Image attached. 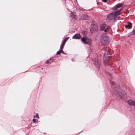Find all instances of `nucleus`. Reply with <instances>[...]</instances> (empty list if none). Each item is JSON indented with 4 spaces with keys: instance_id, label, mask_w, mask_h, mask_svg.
Here are the masks:
<instances>
[{
    "instance_id": "1",
    "label": "nucleus",
    "mask_w": 135,
    "mask_h": 135,
    "mask_svg": "<svg viewBox=\"0 0 135 135\" xmlns=\"http://www.w3.org/2000/svg\"><path fill=\"white\" fill-rule=\"evenodd\" d=\"M108 52L107 51V50L105 51L104 54V57L103 58V60L104 61V63L105 65L107 66L109 65L111 66L113 65V62L110 59V56H107V55H109L110 54L109 51L108 50Z\"/></svg>"
},
{
    "instance_id": "2",
    "label": "nucleus",
    "mask_w": 135,
    "mask_h": 135,
    "mask_svg": "<svg viewBox=\"0 0 135 135\" xmlns=\"http://www.w3.org/2000/svg\"><path fill=\"white\" fill-rule=\"evenodd\" d=\"M101 41L102 44L104 46L108 45L109 43L108 36L106 33L102 35L101 37Z\"/></svg>"
},
{
    "instance_id": "3",
    "label": "nucleus",
    "mask_w": 135,
    "mask_h": 135,
    "mask_svg": "<svg viewBox=\"0 0 135 135\" xmlns=\"http://www.w3.org/2000/svg\"><path fill=\"white\" fill-rule=\"evenodd\" d=\"M114 94L117 97L120 96L121 97L122 94V91L119 88V86L116 87L114 89Z\"/></svg>"
},
{
    "instance_id": "4",
    "label": "nucleus",
    "mask_w": 135,
    "mask_h": 135,
    "mask_svg": "<svg viewBox=\"0 0 135 135\" xmlns=\"http://www.w3.org/2000/svg\"><path fill=\"white\" fill-rule=\"evenodd\" d=\"M69 38V37H66L64 38V41H63L62 44L61 45L60 47V50L58 51L57 52V54H60L62 51V49L64 47V46L66 42L67 41Z\"/></svg>"
},
{
    "instance_id": "5",
    "label": "nucleus",
    "mask_w": 135,
    "mask_h": 135,
    "mask_svg": "<svg viewBox=\"0 0 135 135\" xmlns=\"http://www.w3.org/2000/svg\"><path fill=\"white\" fill-rule=\"evenodd\" d=\"M100 28L101 30H104L105 32H107L110 29V27L109 26H107L105 24H102L100 25Z\"/></svg>"
},
{
    "instance_id": "6",
    "label": "nucleus",
    "mask_w": 135,
    "mask_h": 135,
    "mask_svg": "<svg viewBox=\"0 0 135 135\" xmlns=\"http://www.w3.org/2000/svg\"><path fill=\"white\" fill-rule=\"evenodd\" d=\"M81 41L84 44H90L91 41V39L87 37H83L81 38Z\"/></svg>"
},
{
    "instance_id": "7",
    "label": "nucleus",
    "mask_w": 135,
    "mask_h": 135,
    "mask_svg": "<svg viewBox=\"0 0 135 135\" xmlns=\"http://www.w3.org/2000/svg\"><path fill=\"white\" fill-rule=\"evenodd\" d=\"M93 60L94 61V64L96 66L98 67V68L99 69L100 63V60L97 58H95L93 59Z\"/></svg>"
},
{
    "instance_id": "8",
    "label": "nucleus",
    "mask_w": 135,
    "mask_h": 135,
    "mask_svg": "<svg viewBox=\"0 0 135 135\" xmlns=\"http://www.w3.org/2000/svg\"><path fill=\"white\" fill-rule=\"evenodd\" d=\"M107 18L109 20H114L116 21V16H115L114 14V13L113 12L109 13L107 16Z\"/></svg>"
},
{
    "instance_id": "9",
    "label": "nucleus",
    "mask_w": 135,
    "mask_h": 135,
    "mask_svg": "<svg viewBox=\"0 0 135 135\" xmlns=\"http://www.w3.org/2000/svg\"><path fill=\"white\" fill-rule=\"evenodd\" d=\"M98 28V26L96 24L92 25L90 27V31L92 32H93L94 31H97Z\"/></svg>"
},
{
    "instance_id": "10",
    "label": "nucleus",
    "mask_w": 135,
    "mask_h": 135,
    "mask_svg": "<svg viewBox=\"0 0 135 135\" xmlns=\"http://www.w3.org/2000/svg\"><path fill=\"white\" fill-rule=\"evenodd\" d=\"M123 9L122 8L120 9L119 10L115 12H113L115 16H116V17L119 15H120L121 13V11Z\"/></svg>"
},
{
    "instance_id": "11",
    "label": "nucleus",
    "mask_w": 135,
    "mask_h": 135,
    "mask_svg": "<svg viewBox=\"0 0 135 135\" xmlns=\"http://www.w3.org/2000/svg\"><path fill=\"white\" fill-rule=\"evenodd\" d=\"M128 103L129 105H133L135 106V100L133 101L130 99L128 101Z\"/></svg>"
},
{
    "instance_id": "12",
    "label": "nucleus",
    "mask_w": 135,
    "mask_h": 135,
    "mask_svg": "<svg viewBox=\"0 0 135 135\" xmlns=\"http://www.w3.org/2000/svg\"><path fill=\"white\" fill-rule=\"evenodd\" d=\"M123 5V4L122 3H118L117 4L115 7H114L113 8V9L114 10H116L118 8L122 6Z\"/></svg>"
},
{
    "instance_id": "13",
    "label": "nucleus",
    "mask_w": 135,
    "mask_h": 135,
    "mask_svg": "<svg viewBox=\"0 0 135 135\" xmlns=\"http://www.w3.org/2000/svg\"><path fill=\"white\" fill-rule=\"evenodd\" d=\"M80 18L82 20H88L89 19V17L88 15H83L80 17Z\"/></svg>"
},
{
    "instance_id": "14",
    "label": "nucleus",
    "mask_w": 135,
    "mask_h": 135,
    "mask_svg": "<svg viewBox=\"0 0 135 135\" xmlns=\"http://www.w3.org/2000/svg\"><path fill=\"white\" fill-rule=\"evenodd\" d=\"M80 35L79 34H75L73 37V38L74 39H79L80 38Z\"/></svg>"
},
{
    "instance_id": "15",
    "label": "nucleus",
    "mask_w": 135,
    "mask_h": 135,
    "mask_svg": "<svg viewBox=\"0 0 135 135\" xmlns=\"http://www.w3.org/2000/svg\"><path fill=\"white\" fill-rule=\"evenodd\" d=\"M132 24L130 22L128 23V24L125 26V27L126 28H128V29H130L132 27Z\"/></svg>"
},
{
    "instance_id": "16",
    "label": "nucleus",
    "mask_w": 135,
    "mask_h": 135,
    "mask_svg": "<svg viewBox=\"0 0 135 135\" xmlns=\"http://www.w3.org/2000/svg\"><path fill=\"white\" fill-rule=\"evenodd\" d=\"M71 17L74 19L76 18V15L73 14V13H71V15L70 16Z\"/></svg>"
},
{
    "instance_id": "17",
    "label": "nucleus",
    "mask_w": 135,
    "mask_h": 135,
    "mask_svg": "<svg viewBox=\"0 0 135 135\" xmlns=\"http://www.w3.org/2000/svg\"><path fill=\"white\" fill-rule=\"evenodd\" d=\"M51 59H49L46 62H45V63H46L47 64H51V63L52 62H53V61H52L51 62Z\"/></svg>"
},
{
    "instance_id": "18",
    "label": "nucleus",
    "mask_w": 135,
    "mask_h": 135,
    "mask_svg": "<svg viewBox=\"0 0 135 135\" xmlns=\"http://www.w3.org/2000/svg\"><path fill=\"white\" fill-rule=\"evenodd\" d=\"M88 31H83L82 32V33L83 35H85L86 34H87L88 33Z\"/></svg>"
},
{
    "instance_id": "19",
    "label": "nucleus",
    "mask_w": 135,
    "mask_h": 135,
    "mask_svg": "<svg viewBox=\"0 0 135 135\" xmlns=\"http://www.w3.org/2000/svg\"><path fill=\"white\" fill-rule=\"evenodd\" d=\"M38 121L37 119H33V122L36 123Z\"/></svg>"
},
{
    "instance_id": "20",
    "label": "nucleus",
    "mask_w": 135,
    "mask_h": 135,
    "mask_svg": "<svg viewBox=\"0 0 135 135\" xmlns=\"http://www.w3.org/2000/svg\"><path fill=\"white\" fill-rule=\"evenodd\" d=\"M34 117V118H39V117L38 116V113H37L36 115H35Z\"/></svg>"
},
{
    "instance_id": "21",
    "label": "nucleus",
    "mask_w": 135,
    "mask_h": 135,
    "mask_svg": "<svg viewBox=\"0 0 135 135\" xmlns=\"http://www.w3.org/2000/svg\"><path fill=\"white\" fill-rule=\"evenodd\" d=\"M131 35H134L135 34V30L134 31H132L131 33Z\"/></svg>"
},
{
    "instance_id": "22",
    "label": "nucleus",
    "mask_w": 135,
    "mask_h": 135,
    "mask_svg": "<svg viewBox=\"0 0 135 135\" xmlns=\"http://www.w3.org/2000/svg\"><path fill=\"white\" fill-rule=\"evenodd\" d=\"M103 2H106L107 1V0H103Z\"/></svg>"
},
{
    "instance_id": "23",
    "label": "nucleus",
    "mask_w": 135,
    "mask_h": 135,
    "mask_svg": "<svg viewBox=\"0 0 135 135\" xmlns=\"http://www.w3.org/2000/svg\"><path fill=\"white\" fill-rule=\"evenodd\" d=\"M108 75H109L111 77L112 76V75H111V74H110V73H108Z\"/></svg>"
},
{
    "instance_id": "24",
    "label": "nucleus",
    "mask_w": 135,
    "mask_h": 135,
    "mask_svg": "<svg viewBox=\"0 0 135 135\" xmlns=\"http://www.w3.org/2000/svg\"><path fill=\"white\" fill-rule=\"evenodd\" d=\"M110 81L111 83V84H112V83H113V82L112 81V80H110ZM113 85V84H112Z\"/></svg>"
},
{
    "instance_id": "25",
    "label": "nucleus",
    "mask_w": 135,
    "mask_h": 135,
    "mask_svg": "<svg viewBox=\"0 0 135 135\" xmlns=\"http://www.w3.org/2000/svg\"><path fill=\"white\" fill-rule=\"evenodd\" d=\"M62 52L63 53H64V52L63 51H62Z\"/></svg>"
}]
</instances>
